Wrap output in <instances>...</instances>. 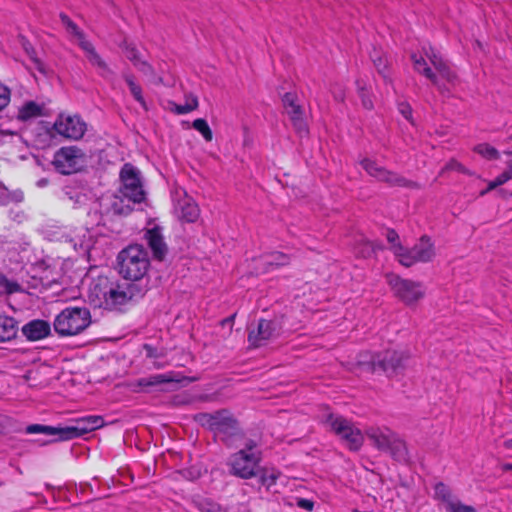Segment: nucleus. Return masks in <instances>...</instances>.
<instances>
[{
  "label": "nucleus",
  "instance_id": "nucleus-41",
  "mask_svg": "<svg viewBox=\"0 0 512 512\" xmlns=\"http://www.w3.org/2000/svg\"><path fill=\"white\" fill-rule=\"evenodd\" d=\"M136 68L152 80L156 77L155 69L146 60H142Z\"/></svg>",
  "mask_w": 512,
  "mask_h": 512
},
{
  "label": "nucleus",
  "instance_id": "nucleus-4",
  "mask_svg": "<svg viewBox=\"0 0 512 512\" xmlns=\"http://www.w3.org/2000/svg\"><path fill=\"white\" fill-rule=\"evenodd\" d=\"M195 420L204 428L210 430L215 436L227 446H232L234 437H241L244 434L240 429L238 420L228 409H220L212 413L201 412L195 415Z\"/></svg>",
  "mask_w": 512,
  "mask_h": 512
},
{
  "label": "nucleus",
  "instance_id": "nucleus-30",
  "mask_svg": "<svg viewBox=\"0 0 512 512\" xmlns=\"http://www.w3.org/2000/svg\"><path fill=\"white\" fill-rule=\"evenodd\" d=\"M21 291L22 287L17 281L8 279L0 272V293L11 295Z\"/></svg>",
  "mask_w": 512,
  "mask_h": 512
},
{
  "label": "nucleus",
  "instance_id": "nucleus-21",
  "mask_svg": "<svg viewBox=\"0 0 512 512\" xmlns=\"http://www.w3.org/2000/svg\"><path fill=\"white\" fill-rule=\"evenodd\" d=\"M172 381V377L168 374H153L137 379L133 386L137 392H152L160 385L171 383Z\"/></svg>",
  "mask_w": 512,
  "mask_h": 512
},
{
  "label": "nucleus",
  "instance_id": "nucleus-46",
  "mask_svg": "<svg viewBox=\"0 0 512 512\" xmlns=\"http://www.w3.org/2000/svg\"><path fill=\"white\" fill-rule=\"evenodd\" d=\"M399 112L404 116L405 119L411 120L412 119V108L411 106L406 103L402 102L398 105Z\"/></svg>",
  "mask_w": 512,
  "mask_h": 512
},
{
  "label": "nucleus",
  "instance_id": "nucleus-2",
  "mask_svg": "<svg viewBox=\"0 0 512 512\" xmlns=\"http://www.w3.org/2000/svg\"><path fill=\"white\" fill-rule=\"evenodd\" d=\"M410 59L413 69L418 74L423 75L440 91L439 79L437 74L432 70L428 62L434 67L438 75L448 83L454 84L457 80V74L451 69L448 62L443 58L439 51L434 47H423L420 54L412 53Z\"/></svg>",
  "mask_w": 512,
  "mask_h": 512
},
{
  "label": "nucleus",
  "instance_id": "nucleus-17",
  "mask_svg": "<svg viewBox=\"0 0 512 512\" xmlns=\"http://www.w3.org/2000/svg\"><path fill=\"white\" fill-rule=\"evenodd\" d=\"M365 434L380 451H391L403 445V441L399 436L387 427H369L366 429Z\"/></svg>",
  "mask_w": 512,
  "mask_h": 512
},
{
  "label": "nucleus",
  "instance_id": "nucleus-37",
  "mask_svg": "<svg viewBox=\"0 0 512 512\" xmlns=\"http://www.w3.org/2000/svg\"><path fill=\"white\" fill-rule=\"evenodd\" d=\"M124 51H125L126 57L132 62V64L135 67L143 60L140 52L133 44L125 43Z\"/></svg>",
  "mask_w": 512,
  "mask_h": 512
},
{
  "label": "nucleus",
  "instance_id": "nucleus-39",
  "mask_svg": "<svg viewBox=\"0 0 512 512\" xmlns=\"http://www.w3.org/2000/svg\"><path fill=\"white\" fill-rule=\"evenodd\" d=\"M11 101V89L0 81V112L3 111Z\"/></svg>",
  "mask_w": 512,
  "mask_h": 512
},
{
  "label": "nucleus",
  "instance_id": "nucleus-18",
  "mask_svg": "<svg viewBox=\"0 0 512 512\" xmlns=\"http://www.w3.org/2000/svg\"><path fill=\"white\" fill-rule=\"evenodd\" d=\"M282 104L296 132L300 135L307 134L308 126L303 116V108L297 102V95L291 92L285 93Z\"/></svg>",
  "mask_w": 512,
  "mask_h": 512
},
{
  "label": "nucleus",
  "instance_id": "nucleus-20",
  "mask_svg": "<svg viewBox=\"0 0 512 512\" xmlns=\"http://www.w3.org/2000/svg\"><path fill=\"white\" fill-rule=\"evenodd\" d=\"M51 331L49 322L45 320H32L22 327L23 335L30 341H38L46 338Z\"/></svg>",
  "mask_w": 512,
  "mask_h": 512
},
{
  "label": "nucleus",
  "instance_id": "nucleus-12",
  "mask_svg": "<svg viewBox=\"0 0 512 512\" xmlns=\"http://www.w3.org/2000/svg\"><path fill=\"white\" fill-rule=\"evenodd\" d=\"M435 257V246L431 238L422 235L412 248L403 247V251L399 255L398 262L405 266L411 267L416 263H427Z\"/></svg>",
  "mask_w": 512,
  "mask_h": 512
},
{
  "label": "nucleus",
  "instance_id": "nucleus-51",
  "mask_svg": "<svg viewBox=\"0 0 512 512\" xmlns=\"http://www.w3.org/2000/svg\"><path fill=\"white\" fill-rule=\"evenodd\" d=\"M5 192H7V187L2 182H0V199L4 198Z\"/></svg>",
  "mask_w": 512,
  "mask_h": 512
},
{
  "label": "nucleus",
  "instance_id": "nucleus-49",
  "mask_svg": "<svg viewBox=\"0 0 512 512\" xmlns=\"http://www.w3.org/2000/svg\"><path fill=\"white\" fill-rule=\"evenodd\" d=\"M143 347H144V350L146 351L147 357H149V358H157L158 357L157 349L154 348L152 345L144 344Z\"/></svg>",
  "mask_w": 512,
  "mask_h": 512
},
{
  "label": "nucleus",
  "instance_id": "nucleus-45",
  "mask_svg": "<svg viewBox=\"0 0 512 512\" xmlns=\"http://www.w3.org/2000/svg\"><path fill=\"white\" fill-rule=\"evenodd\" d=\"M359 95H360L361 100H362V105L366 109L371 110L373 108V102H372L370 96L368 95L367 91L364 88H360L359 89Z\"/></svg>",
  "mask_w": 512,
  "mask_h": 512
},
{
  "label": "nucleus",
  "instance_id": "nucleus-10",
  "mask_svg": "<svg viewBox=\"0 0 512 512\" xmlns=\"http://www.w3.org/2000/svg\"><path fill=\"white\" fill-rule=\"evenodd\" d=\"M409 358L405 350L388 349L373 356L371 363L374 371L381 370L392 376L404 371Z\"/></svg>",
  "mask_w": 512,
  "mask_h": 512
},
{
  "label": "nucleus",
  "instance_id": "nucleus-56",
  "mask_svg": "<svg viewBox=\"0 0 512 512\" xmlns=\"http://www.w3.org/2000/svg\"><path fill=\"white\" fill-rule=\"evenodd\" d=\"M506 154L507 155H512V151H507Z\"/></svg>",
  "mask_w": 512,
  "mask_h": 512
},
{
  "label": "nucleus",
  "instance_id": "nucleus-34",
  "mask_svg": "<svg viewBox=\"0 0 512 512\" xmlns=\"http://www.w3.org/2000/svg\"><path fill=\"white\" fill-rule=\"evenodd\" d=\"M59 17L67 32L72 34L75 38H78L83 34V31L67 14L62 12L60 13Z\"/></svg>",
  "mask_w": 512,
  "mask_h": 512
},
{
  "label": "nucleus",
  "instance_id": "nucleus-52",
  "mask_svg": "<svg viewBox=\"0 0 512 512\" xmlns=\"http://www.w3.org/2000/svg\"><path fill=\"white\" fill-rule=\"evenodd\" d=\"M209 508L207 509V512H217L219 511V506L216 504H208Z\"/></svg>",
  "mask_w": 512,
  "mask_h": 512
},
{
  "label": "nucleus",
  "instance_id": "nucleus-19",
  "mask_svg": "<svg viewBox=\"0 0 512 512\" xmlns=\"http://www.w3.org/2000/svg\"><path fill=\"white\" fill-rule=\"evenodd\" d=\"M144 239L151 249L154 259L158 261L164 260L168 252V247L161 233V228L159 226H155L147 229L144 234Z\"/></svg>",
  "mask_w": 512,
  "mask_h": 512
},
{
  "label": "nucleus",
  "instance_id": "nucleus-26",
  "mask_svg": "<svg viewBox=\"0 0 512 512\" xmlns=\"http://www.w3.org/2000/svg\"><path fill=\"white\" fill-rule=\"evenodd\" d=\"M43 110V105H39L35 101H27L19 108L17 118L20 121H28L42 116Z\"/></svg>",
  "mask_w": 512,
  "mask_h": 512
},
{
  "label": "nucleus",
  "instance_id": "nucleus-53",
  "mask_svg": "<svg viewBox=\"0 0 512 512\" xmlns=\"http://www.w3.org/2000/svg\"><path fill=\"white\" fill-rule=\"evenodd\" d=\"M503 446L506 449H512V438L504 441Z\"/></svg>",
  "mask_w": 512,
  "mask_h": 512
},
{
  "label": "nucleus",
  "instance_id": "nucleus-9",
  "mask_svg": "<svg viewBox=\"0 0 512 512\" xmlns=\"http://www.w3.org/2000/svg\"><path fill=\"white\" fill-rule=\"evenodd\" d=\"M386 279L394 295L408 306L415 304L425 295V290L420 282L403 279L396 274H388Z\"/></svg>",
  "mask_w": 512,
  "mask_h": 512
},
{
  "label": "nucleus",
  "instance_id": "nucleus-11",
  "mask_svg": "<svg viewBox=\"0 0 512 512\" xmlns=\"http://www.w3.org/2000/svg\"><path fill=\"white\" fill-rule=\"evenodd\" d=\"M360 165L368 173V175L377 179L378 181L388 184L389 186L406 187L412 189L420 188L418 183L412 180H408L400 174L378 165L376 161L372 159L364 158L360 161Z\"/></svg>",
  "mask_w": 512,
  "mask_h": 512
},
{
  "label": "nucleus",
  "instance_id": "nucleus-54",
  "mask_svg": "<svg viewBox=\"0 0 512 512\" xmlns=\"http://www.w3.org/2000/svg\"><path fill=\"white\" fill-rule=\"evenodd\" d=\"M501 468L503 471H512V463H505Z\"/></svg>",
  "mask_w": 512,
  "mask_h": 512
},
{
  "label": "nucleus",
  "instance_id": "nucleus-24",
  "mask_svg": "<svg viewBox=\"0 0 512 512\" xmlns=\"http://www.w3.org/2000/svg\"><path fill=\"white\" fill-rule=\"evenodd\" d=\"M26 434H45L55 436L58 441H65L63 438V426H49L43 424H31L25 428Z\"/></svg>",
  "mask_w": 512,
  "mask_h": 512
},
{
  "label": "nucleus",
  "instance_id": "nucleus-42",
  "mask_svg": "<svg viewBox=\"0 0 512 512\" xmlns=\"http://www.w3.org/2000/svg\"><path fill=\"white\" fill-rule=\"evenodd\" d=\"M76 39L80 48L86 53V56L90 55L96 50L94 45L86 39L84 33Z\"/></svg>",
  "mask_w": 512,
  "mask_h": 512
},
{
  "label": "nucleus",
  "instance_id": "nucleus-29",
  "mask_svg": "<svg viewBox=\"0 0 512 512\" xmlns=\"http://www.w3.org/2000/svg\"><path fill=\"white\" fill-rule=\"evenodd\" d=\"M89 62L97 67L100 70V75L102 77H108L113 74V71L110 69L108 64L102 59V57L95 50L90 55L87 56Z\"/></svg>",
  "mask_w": 512,
  "mask_h": 512
},
{
  "label": "nucleus",
  "instance_id": "nucleus-5",
  "mask_svg": "<svg viewBox=\"0 0 512 512\" xmlns=\"http://www.w3.org/2000/svg\"><path fill=\"white\" fill-rule=\"evenodd\" d=\"M91 324V313L86 307L70 306L54 319V330L61 337L75 336Z\"/></svg>",
  "mask_w": 512,
  "mask_h": 512
},
{
  "label": "nucleus",
  "instance_id": "nucleus-32",
  "mask_svg": "<svg viewBox=\"0 0 512 512\" xmlns=\"http://www.w3.org/2000/svg\"><path fill=\"white\" fill-rule=\"evenodd\" d=\"M279 476V472L273 470L269 473L266 468H263L259 465V475L257 477H259V482L261 485L270 488L277 483Z\"/></svg>",
  "mask_w": 512,
  "mask_h": 512
},
{
  "label": "nucleus",
  "instance_id": "nucleus-22",
  "mask_svg": "<svg viewBox=\"0 0 512 512\" xmlns=\"http://www.w3.org/2000/svg\"><path fill=\"white\" fill-rule=\"evenodd\" d=\"M178 216L179 218L187 223L195 222L200 215V209L198 205L189 198H185L178 203Z\"/></svg>",
  "mask_w": 512,
  "mask_h": 512
},
{
  "label": "nucleus",
  "instance_id": "nucleus-33",
  "mask_svg": "<svg viewBox=\"0 0 512 512\" xmlns=\"http://www.w3.org/2000/svg\"><path fill=\"white\" fill-rule=\"evenodd\" d=\"M192 127L196 131H198L207 142L212 141L213 132H212L210 126L208 125V122L205 119H203V118L195 119L192 122Z\"/></svg>",
  "mask_w": 512,
  "mask_h": 512
},
{
  "label": "nucleus",
  "instance_id": "nucleus-35",
  "mask_svg": "<svg viewBox=\"0 0 512 512\" xmlns=\"http://www.w3.org/2000/svg\"><path fill=\"white\" fill-rule=\"evenodd\" d=\"M290 263V257L282 252H273L269 256V260L267 261V265L271 267H282L286 266Z\"/></svg>",
  "mask_w": 512,
  "mask_h": 512
},
{
  "label": "nucleus",
  "instance_id": "nucleus-31",
  "mask_svg": "<svg viewBox=\"0 0 512 512\" xmlns=\"http://www.w3.org/2000/svg\"><path fill=\"white\" fill-rule=\"evenodd\" d=\"M474 151L487 160H497L500 158L499 151L495 147L487 143H481L476 145L474 147Z\"/></svg>",
  "mask_w": 512,
  "mask_h": 512
},
{
  "label": "nucleus",
  "instance_id": "nucleus-25",
  "mask_svg": "<svg viewBox=\"0 0 512 512\" xmlns=\"http://www.w3.org/2000/svg\"><path fill=\"white\" fill-rule=\"evenodd\" d=\"M434 499L445 504V509H449L451 504H456L460 500L452 494L451 489L443 482L434 485Z\"/></svg>",
  "mask_w": 512,
  "mask_h": 512
},
{
  "label": "nucleus",
  "instance_id": "nucleus-8",
  "mask_svg": "<svg viewBox=\"0 0 512 512\" xmlns=\"http://www.w3.org/2000/svg\"><path fill=\"white\" fill-rule=\"evenodd\" d=\"M85 164V154L76 146H66L58 149L53 156L54 169L63 175L79 172Z\"/></svg>",
  "mask_w": 512,
  "mask_h": 512
},
{
  "label": "nucleus",
  "instance_id": "nucleus-38",
  "mask_svg": "<svg viewBox=\"0 0 512 512\" xmlns=\"http://www.w3.org/2000/svg\"><path fill=\"white\" fill-rule=\"evenodd\" d=\"M446 171H458L462 174L470 175V171L463 166L460 162L455 159H451L449 162L445 164V166L441 169L440 175L444 174Z\"/></svg>",
  "mask_w": 512,
  "mask_h": 512
},
{
  "label": "nucleus",
  "instance_id": "nucleus-47",
  "mask_svg": "<svg viewBox=\"0 0 512 512\" xmlns=\"http://www.w3.org/2000/svg\"><path fill=\"white\" fill-rule=\"evenodd\" d=\"M512 179V170H505L503 173L499 174L494 180L497 183V186H501Z\"/></svg>",
  "mask_w": 512,
  "mask_h": 512
},
{
  "label": "nucleus",
  "instance_id": "nucleus-27",
  "mask_svg": "<svg viewBox=\"0 0 512 512\" xmlns=\"http://www.w3.org/2000/svg\"><path fill=\"white\" fill-rule=\"evenodd\" d=\"M123 79L127 83L133 98L144 108L147 109V104L144 99L142 88L135 82V78L131 73H123Z\"/></svg>",
  "mask_w": 512,
  "mask_h": 512
},
{
  "label": "nucleus",
  "instance_id": "nucleus-23",
  "mask_svg": "<svg viewBox=\"0 0 512 512\" xmlns=\"http://www.w3.org/2000/svg\"><path fill=\"white\" fill-rule=\"evenodd\" d=\"M18 333V323L10 316L0 314V343L13 340Z\"/></svg>",
  "mask_w": 512,
  "mask_h": 512
},
{
  "label": "nucleus",
  "instance_id": "nucleus-48",
  "mask_svg": "<svg viewBox=\"0 0 512 512\" xmlns=\"http://www.w3.org/2000/svg\"><path fill=\"white\" fill-rule=\"evenodd\" d=\"M296 505L299 508L304 509L306 511H312L314 508V502L307 498H298L296 501Z\"/></svg>",
  "mask_w": 512,
  "mask_h": 512
},
{
  "label": "nucleus",
  "instance_id": "nucleus-55",
  "mask_svg": "<svg viewBox=\"0 0 512 512\" xmlns=\"http://www.w3.org/2000/svg\"><path fill=\"white\" fill-rule=\"evenodd\" d=\"M507 170H512V161L509 163V166H508Z\"/></svg>",
  "mask_w": 512,
  "mask_h": 512
},
{
  "label": "nucleus",
  "instance_id": "nucleus-44",
  "mask_svg": "<svg viewBox=\"0 0 512 512\" xmlns=\"http://www.w3.org/2000/svg\"><path fill=\"white\" fill-rule=\"evenodd\" d=\"M447 512H476L475 508L471 505H466L461 501L456 504H451L450 508L446 510Z\"/></svg>",
  "mask_w": 512,
  "mask_h": 512
},
{
  "label": "nucleus",
  "instance_id": "nucleus-36",
  "mask_svg": "<svg viewBox=\"0 0 512 512\" xmlns=\"http://www.w3.org/2000/svg\"><path fill=\"white\" fill-rule=\"evenodd\" d=\"M199 102L196 96H192L184 105H175L173 111L178 115H184L198 108Z\"/></svg>",
  "mask_w": 512,
  "mask_h": 512
},
{
  "label": "nucleus",
  "instance_id": "nucleus-14",
  "mask_svg": "<svg viewBox=\"0 0 512 512\" xmlns=\"http://www.w3.org/2000/svg\"><path fill=\"white\" fill-rule=\"evenodd\" d=\"M53 129L66 139L80 140L85 135L87 124L78 115L60 114L53 124Z\"/></svg>",
  "mask_w": 512,
  "mask_h": 512
},
{
  "label": "nucleus",
  "instance_id": "nucleus-3",
  "mask_svg": "<svg viewBox=\"0 0 512 512\" xmlns=\"http://www.w3.org/2000/svg\"><path fill=\"white\" fill-rule=\"evenodd\" d=\"M150 269L147 250L140 244L123 248L116 257V270L127 281L140 282Z\"/></svg>",
  "mask_w": 512,
  "mask_h": 512
},
{
  "label": "nucleus",
  "instance_id": "nucleus-13",
  "mask_svg": "<svg viewBox=\"0 0 512 512\" xmlns=\"http://www.w3.org/2000/svg\"><path fill=\"white\" fill-rule=\"evenodd\" d=\"M120 180L122 182L121 192L126 198L134 203H141L145 200L139 172L131 163H125L121 168Z\"/></svg>",
  "mask_w": 512,
  "mask_h": 512
},
{
  "label": "nucleus",
  "instance_id": "nucleus-43",
  "mask_svg": "<svg viewBox=\"0 0 512 512\" xmlns=\"http://www.w3.org/2000/svg\"><path fill=\"white\" fill-rule=\"evenodd\" d=\"M372 61L377 71L385 76V71L387 68V59L381 55H375L372 56Z\"/></svg>",
  "mask_w": 512,
  "mask_h": 512
},
{
  "label": "nucleus",
  "instance_id": "nucleus-6",
  "mask_svg": "<svg viewBox=\"0 0 512 512\" xmlns=\"http://www.w3.org/2000/svg\"><path fill=\"white\" fill-rule=\"evenodd\" d=\"M93 292L97 297L102 298L101 304L108 309H118L126 305L129 301L143 297L146 289L138 284H115L109 287H101V284H96Z\"/></svg>",
  "mask_w": 512,
  "mask_h": 512
},
{
  "label": "nucleus",
  "instance_id": "nucleus-1",
  "mask_svg": "<svg viewBox=\"0 0 512 512\" xmlns=\"http://www.w3.org/2000/svg\"><path fill=\"white\" fill-rule=\"evenodd\" d=\"M262 451L256 439L243 437L242 447L229 455L226 461L231 476L249 480L259 475Z\"/></svg>",
  "mask_w": 512,
  "mask_h": 512
},
{
  "label": "nucleus",
  "instance_id": "nucleus-16",
  "mask_svg": "<svg viewBox=\"0 0 512 512\" xmlns=\"http://www.w3.org/2000/svg\"><path fill=\"white\" fill-rule=\"evenodd\" d=\"M279 335V326L273 320L260 318L257 325L248 331V342L253 348H259L267 344L268 341Z\"/></svg>",
  "mask_w": 512,
  "mask_h": 512
},
{
  "label": "nucleus",
  "instance_id": "nucleus-7",
  "mask_svg": "<svg viewBox=\"0 0 512 512\" xmlns=\"http://www.w3.org/2000/svg\"><path fill=\"white\" fill-rule=\"evenodd\" d=\"M323 423L329 427L350 451H359L364 443V436L359 428L347 418L333 413H328Z\"/></svg>",
  "mask_w": 512,
  "mask_h": 512
},
{
  "label": "nucleus",
  "instance_id": "nucleus-15",
  "mask_svg": "<svg viewBox=\"0 0 512 512\" xmlns=\"http://www.w3.org/2000/svg\"><path fill=\"white\" fill-rule=\"evenodd\" d=\"M105 425L104 418L99 415H87L71 420V424L63 426V438L65 441L79 438L87 433L102 428Z\"/></svg>",
  "mask_w": 512,
  "mask_h": 512
},
{
  "label": "nucleus",
  "instance_id": "nucleus-40",
  "mask_svg": "<svg viewBox=\"0 0 512 512\" xmlns=\"http://www.w3.org/2000/svg\"><path fill=\"white\" fill-rule=\"evenodd\" d=\"M24 198L23 192L21 190L9 191L4 194V198L0 199V205H7L11 201L21 202Z\"/></svg>",
  "mask_w": 512,
  "mask_h": 512
},
{
  "label": "nucleus",
  "instance_id": "nucleus-28",
  "mask_svg": "<svg viewBox=\"0 0 512 512\" xmlns=\"http://www.w3.org/2000/svg\"><path fill=\"white\" fill-rule=\"evenodd\" d=\"M385 237L387 242L390 244L389 249L394 254L395 258L398 260L399 255L401 254V251H403V245L400 242V237L398 233L392 229L388 228L385 233Z\"/></svg>",
  "mask_w": 512,
  "mask_h": 512
},
{
  "label": "nucleus",
  "instance_id": "nucleus-50",
  "mask_svg": "<svg viewBox=\"0 0 512 512\" xmlns=\"http://www.w3.org/2000/svg\"><path fill=\"white\" fill-rule=\"evenodd\" d=\"M497 183L495 182V180H492L488 183V186L485 190L481 191L480 195L483 196L485 195L486 193L494 190L495 188H497Z\"/></svg>",
  "mask_w": 512,
  "mask_h": 512
}]
</instances>
